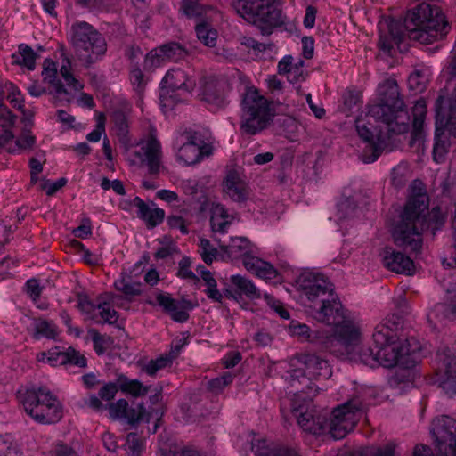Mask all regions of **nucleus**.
<instances>
[{
  "label": "nucleus",
  "instance_id": "f257e3e1",
  "mask_svg": "<svg viewBox=\"0 0 456 456\" xmlns=\"http://www.w3.org/2000/svg\"><path fill=\"white\" fill-rule=\"evenodd\" d=\"M379 102L370 105L366 120L355 121L359 136L369 143L371 156H364V162L375 161L383 146L394 134H402L409 130L410 116L395 79H387L378 87Z\"/></svg>",
  "mask_w": 456,
  "mask_h": 456
},
{
  "label": "nucleus",
  "instance_id": "f03ea898",
  "mask_svg": "<svg viewBox=\"0 0 456 456\" xmlns=\"http://www.w3.org/2000/svg\"><path fill=\"white\" fill-rule=\"evenodd\" d=\"M428 198L425 193L411 196L407 201L397 221L394 231L393 239L395 245L406 251L419 253L423 245V232L431 222L434 228L437 229L444 223V215L439 208H433L428 213Z\"/></svg>",
  "mask_w": 456,
  "mask_h": 456
},
{
  "label": "nucleus",
  "instance_id": "7ed1b4c3",
  "mask_svg": "<svg viewBox=\"0 0 456 456\" xmlns=\"http://www.w3.org/2000/svg\"><path fill=\"white\" fill-rule=\"evenodd\" d=\"M310 305L314 318L334 328V333L328 341V347L333 354H354V351L362 342L359 324L346 315V311L338 296L334 295L320 303Z\"/></svg>",
  "mask_w": 456,
  "mask_h": 456
},
{
  "label": "nucleus",
  "instance_id": "20e7f679",
  "mask_svg": "<svg viewBox=\"0 0 456 456\" xmlns=\"http://www.w3.org/2000/svg\"><path fill=\"white\" fill-rule=\"evenodd\" d=\"M400 324L401 319L397 315L387 318L373 334L375 349L379 356V365L386 368L399 366L410 370L419 362L421 346L414 338L402 339L393 333L392 330Z\"/></svg>",
  "mask_w": 456,
  "mask_h": 456
},
{
  "label": "nucleus",
  "instance_id": "39448f33",
  "mask_svg": "<svg viewBox=\"0 0 456 456\" xmlns=\"http://www.w3.org/2000/svg\"><path fill=\"white\" fill-rule=\"evenodd\" d=\"M404 28L411 39L428 45L447 33L448 22L440 7L424 2L407 14Z\"/></svg>",
  "mask_w": 456,
  "mask_h": 456
},
{
  "label": "nucleus",
  "instance_id": "423d86ee",
  "mask_svg": "<svg viewBox=\"0 0 456 456\" xmlns=\"http://www.w3.org/2000/svg\"><path fill=\"white\" fill-rule=\"evenodd\" d=\"M70 40L76 56L86 66L97 61L107 51L105 38L86 21L72 24Z\"/></svg>",
  "mask_w": 456,
  "mask_h": 456
},
{
  "label": "nucleus",
  "instance_id": "0eeeda50",
  "mask_svg": "<svg viewBox=\"0 0 456 456\" xmlns=\"http://www.w3.org/2000/svg\"><path fill=\"white\" fill-rule=\"evenodd\" d=\"M322 358L314 354H300L290 360L288 370L290 393L297 397L312 398L317 395L311 378L317 379L318 362Z\"/></svg>",
  "mask_w": 456,
  "mask_h": 456
},
{
  "label": "nucleus",
  "instance_id": "6e6552de",
  "mask_svg": "<svg viewBox=\"0 0 456 456\" xmlns=\"http://www.w3.org/2000/svg\"><path fill=\"white\" fill-rule=\"evenodd\" d=\"M112 419H124L129 423L152 422L151 432L155 433L163 415L161 401H112L108 407Z\"/></svg>",
  "mask_w": 456,
  "mask_h": 456
},
{
  "label": "nucleus",
  "instance_id": "1a4fd4ad",
  "mask_svg": "<svg viewBox=\"0 0 456 456\" xmlns=\"http://www.w3.org/2000/svg\"><path fill=\"white\" fill-rule=\"evenodd\" d=\"M232 7L246 21L256 26L262 34H270L281 22V11L272 0H232Z\"/></svg>",
  "mask_w": 456,
  "mask_h": 456
},
{
  "label": "nucleus",
  "instance_id": "9d476101",
  "mask_svg": "<svg viewBox=\"0 0 456 456\" xmlns=\"http://www.w3.org/2000/svg\"><path fill=\"white\" fill-rule=\"evenodd\" d=\"M364 414L362 401H346L330 413L326 422H320L319 428L334 439H342L354 430Z\"/></svg>",
  "mask_w": 456,
  "mask_h": 456
},
{
  "label": "nucleus",
  "instance_id": "9b49d317",
  "mask_svg": "<svg viewBox=\"0 0 456 456\" xmlns=\"http://www.w3.org/2000/svg\"><path fill=\"white\" fill-rule=\"evenodd\" d=\"M272 118L267 100L256 89H248L242 102L240 129L243 134L254 135L266 128Z\"/></svg>",
  "mask_w": 456,
  "mask_h": 456
},
{
  "label": "nucleus",
  "instance_id": "f8f14e48",
  "mask_svg": "<svg viewBox=\"0 0 456 456\" xmlns=\"http://www.w3.org/2000/svg\"><path fill=\"white\" fill-rule=\"evenodd\" d=\"M272 118L267 100L256 89H248L242 102L240 129L243 134L254 135L266 128Z\"/></svg>",
  "mask_w": 456,
  "mask_h": 456
},
{
  "label": "nucleus",
  "instance_id": "ddd939ff",
  "mask_svg": "<svg viewBox=\"0 0 456 456\" xmlns=\"http://www.w3.org/2000/svg\"><path fill=\"white\" fill-rule=\"evenodd\" d=\"M125 156L131 166H146L150 174H158L161 167L162 148L156 130L151 129L147 137L127 146Z\"/></svg>",
  "mask_w": 456,
  "mask_h": 456
},
{
  "label": "nucleus",
  "instance_id": "4468645a",
  "mask_svg": "<svg viewBox=\"0 0 456 456\" xmlns=\"http://www.w3.org/2000/svg\"><path fill=\"white\" fill-rule=\"evenodd\" d=\"M297 284L311 305H320L335 295L334 285L323 274L305 272L298 277Z\"/></svg>",
  "mask_w": 456,
  "mask_h": 456
},
{
  "label": "nucleus",
  "instance_id": "2eb2a0df",
  "mask_svg": "<svg viewBox=\"0 0 456 456\" xmlns=\"http://www.w3.org/2000/svg\"><path fill=\"white\" fill-rule=\"evenodd\" d=\"M20 409L35 422L45 425L56 423L63 416L60 401H20Z\"/></svg>",
  "mask_w": 456,
  "mask_h": 456
},
{
  "label": "nucleus",
  "instance_id": "dca6fc26",
  "mask_svg": "<svg viewBox=\"0 0 456 456\" xmlns=\"http://www.w3.org/2000/svg\"><path fill=\"white\" fill-rule=\"evenodd\" d=\"M290 411L293 417L297 420L301 429L312 435H322L327 432L320 430V422L327 421V416H315V411L308 403V401H289Z\"/></svg>",
  "mask_w": 456,
  "mask_h": 456
},
{
  "label": "nucleus",
  "instance_id": "f3484780",
  "mask_svg": "<svg viewBox=\"0 0 456 456\" xmlns=\"http://www.w3.org/2000/svg\"><path fill=\"white\" fill-rule=\"evenodd\" d=\"M436 383L445 395H456V358L453 355H438Z\"/></svg>",
  "mask_w": 456,
  "mask_h": 456
},
{
  "label": "nucleus",
  "instance_id": "a211bd4d",
  "mask_svg": "<svg viewBox=\"0 0 456 456\" xmlns=\"http://www.w3.org/2000/svg\"><path fill=\"white\" fill-rule=\"evenodd\" d=\"M199 141L196 132L190 130L183 133L176 140V143L180 144L176 153L177 159L185 165L198 163L202 157Z\"/></svg>",
  "mask_w": 456,
  "mask_h": 456
},
{
  "label": "nucleus",
  "instance_id": "6ab92c4d",
  "mask_svg": "<svg viewBox=\"0 0 456 456\" xmlns=\"http://www.w3.org/2000/svg\"><path fill=\"white\" fill-rule=\"evenodd\" d=\"M436 125L447 126L456 137V88L450 98L439 96L436 102Z\"/></svg>",
  "mask_w": 456,
  "mask_h": 456
},
{
  "label": "nucleus",
  "instance_id": "aec40b11",
  "mask_svg": "<svg viewBox=\"0 0 456 456\" xmlns=\"http://www.w3.org/2000/svg\"><path fill=\"white\" fill-rule=\"evenodd\" d=\"M253 456H299L297 452L281 446L261 436H254L251 440Z\"/></svg>",
  "mask_w": 456,
  "mask_h": 456
},
{
  "label": "nucleus",
  "instance_id": "412c9836",
  "mask_svg": "<svg viewBox=\"0 0 456 456\" xmlns=\"http://www.w3.org/2000/svg\"><path fill=\"white\" fill-rule=\"evenodd\" d=\"M215 240L218 243L221 250L231 259L242 258L243 260L253 252L251 242L245 237H232L229 242H226L216 236Z\"/></svg>",
  "mask_w": 456,
  "mask_h": 456
},
{
  "label": "nucleus",
  "instance_id": "4be33fe9",
  "mask_svg": "<svg viewBox=\"0 0 456 456\" xmlns=\"http://www.w3.org/2000/svg\"><path fill=\"white\" fill-rule=\"evenodd\" d=\"M383 263L388 270L396 273L411 274L414 269L413 261L409 256L391 248H385Z\"/></svg>",
  "mask_w": 456,
  "mask_h": 456
},
{
  "label": "nucleus",
  "instance_id": "5701e85b",
  "mask_svg": "<svg viewBox=\"0 0 456 456\" xmlns=\"http://www.w3.org/2000/svg\"><path fill=\"white\" fill-rule=\"evenodd\" d=\"M224 191L235 201L244 200L247 197L244 175L238 170H229L224 180Z\"/></svg>",
  "mask_w": 456,
  "mask_h": 456
},
{
  "label": "nucleus",
  "instance_id": "b1692460",
  "mask_svg": "<svg viewBox=\"0 0 456 456\" xmlns=\"http://www.w3.org/2000/svg\"><path fill=\"white\" fill-rule=\"evenodd\" d=\"M226 87L227 85L224 81L209 77L203 86V100L216 108L224 107Z\"/></svg>",
  "mask_w": 456,
  "mask_h": 456
},
{
  "label": "nucleus",
  "instance_id": "393cba45",
  "mask_svg": "<svg viewBox=\"0 0 456 456\" xmlns=\"http://www.w3.org/2000/svg\"><path fill=\"white\" fill-rule=\"evenodd\" d=\"M243 265L248 272L264 280H273L278 275L277 270L270 263L252 253L243 259Z\"/></svg>",
  "mask_w": 456,
  "mask_h": 456
},
{
  "label": "nucleus",
  "instance_id": "a878e982",
  "mask_svg": "<svg viewBox=\"0 0 456 456\" xmlns=\"http://www.w3.org/2000/svg\"><path fill=\"white\" fill-rule=\"evenodd\" d=\"M210 224L214 233L224 234L234 220V216L228 213L224 207L219 203H213L210 208Z\"/></svg>",
  "mask_w": 456,
  "mask_h": 456
},
{
  "label": "nucleus",
  "instance_id": "bb28decb",
  "mask_svg": "<svg viewBox=\"0 0 456 456\" xmlns=\"http://www.w3.org/2000/svg\"><path fill=\"white\" fill-rule=\"evenodd\" d=\"M413 123L411 140L410 145L420 143L423 140V129L425 125V118L427 115V104L423 100L417 101L412 108Z\"/></svg>",
  "mask_w": 456,
  "mask_h": 456
},
{
  "label": "nucleus",
  "instance_id": "cd10ccee",
  "mask_svg": "<svg viewBox=\"0 0 456 456\" xmlns=\"http://www.w3.org/2000/svg\"><path fill=\"white\" fill-rule=\"evenodd\" d=\"M133 204L138 209V216L146 223L148 227L153 228L162 223L165 216L163 209L149 207L139 197L134 199Z\"/></svg>",
  "mask_w": 456,
  "mask_h": 456
},
{
  "label": "nucleus",
  "instance_id": "c85d7f7f",
  "mask_svg": "<svg viewBox=\"0 0 456 456\" xmlns=\"http://www.w3.org/2000/svg\"><path fill=\"white\" fill-rule=\"evenodd\" d=\"M157 304L169 314L175 322H183L188 320L189 314L167 293L159 292L156 296Z\"/></svg>",
  "mask_w": 456,
  "mask_h": 456
},
{
  "label": "nucleus",
  "instance_id": "c756f323",
  "mask_svg": "<svg viewBox=\"0 0 456 456\" xmlns=\"http://www.w3.org/2000/svg\"><path fill=\"white\" fill-rule=\"evenodd\" d=\"M42 75L44 81L48 82L53 87L57 96L65 95L64 99L70 102V93L57 80V68L54 61L49 59L45 60Z\"/></svg>",
  "mask_w": 456,
  "mask_h": 456
},
{
  "label": "nucleus",
  "instance_id": "7c9ffc66",
  "mask_svg": "<svg viewBox=\"0 0 456 456\" xmlns=\"http://www.w3.org/2000/svg\"><path fill=\"white\" fill-rule=\"evenodd\" d=\"M117 381L123 394L135 398L145 396L151 389V386L143 385L138 379H131L123 373L117 374Z\"/></svg>",
  "mask_w": 456,
  "mask_h": 456
},
{
  "label": "nucleus",
  "instance_id": "2f4dec72",
  "mask_svg": "<svg viewBox=\"0 0 456 456\" xmlns=\"http://www.w3.org/2000/svg\"><path fill=\"white\" fill-rule=\"evenodd\" d=\"M230 281L240 295H244L250 300H256L261 297L260 290L249 279L237 274L231 276Z\"/></svg>",
  "mask_w": 456,
  "mask_h": 456
},
{
  "label": "nucleus",
  "instance_id": "473e14b6",
  "mask_svg": "<svg viewBox=\"0 0 456 456\" xmlns=\"http://www.w3.org/2000/svg\"><path fill=\"white\" fill-rule=\"evenodd\" d=\"M163 83L172 90H189L194 86V83L190 80L186 73L180 69L169 70L164 77Z\"/></svg>",
  "mask_w": 456,
  "mask_h": 456
},
{
  "label": "nucleus",
  "instance_id": "72a5a7b5",
  "mask_svg": "<svg viewBox=\"0 0 456 456\" xmlns=\"http://www.w3.org/2000/svg\"><path fill=\"white\" fill-rule=\"evenodd\" d=\"M198 273L200 275L205 286V293L209 299L214 302L221 303L223 295L217 289V283L211 272L206 270L205 267L200 266L197 268Z\"/></svg>",
  "mask_w": 456,
  "mask_h": 456
},
{
  "label": "nucleus",
  "instance_id": "f704fd0d",
  "mask_svg": "<svg viewBox=\"0 0 456 456\" xmlns=\"http://www.w3.org/2000/svg\"><path fill=\"white\" fill-rule=\"evenodd\" d=\"M115 289L121 292L126 299L131 301L142 292L141 283L132 281L131 277L122 275L114 283Z\"/></svg>",
  "mask_w": 456,
  "mask_h": 456
},
{
  "label": "nucleus",
  "instance_id": "c9c22d12",
  "mask_svg": "<svg viewBox=\"0 0 456 456\" xmlns=\"http://www.w3.org/2000/svg\"><path fill=\"white\" fill-rule=\"evenodd\" d=\"M13 63L26 67L29 70L35 69V61L37 58V54L34 50L24 44L19 45V51L12 56Z\"/></svg>",
  "mask_w": 456,
  "mask_h": 456
},
{
  "label": "nucleus",
  "instance_id": "e433bc0d",
  "mask_svg": "<svg viewBox=\"0 0 456 456\" xmlns=\"http://www.w3.org/2000/svg\"><path fill=\"white\" fill-rule=\"evenodd\" d=\"M360 345H361V343L354 349V354H338V355H347L351 359L359 360L363 364L368 365L371 368L379 365V356H378V354H377V349L374 351V349L371 347H361V351L358 352Z\"/></svg>",
  "mask_w": 456,
  "mask_h": 456
},
{
  "label": "nucleus",
  "instance_id": "4c0bfd02",
  "mask_svg": "<svg viewBox=\"0 0 456 456\" xmlns=\"http://www.w3.org/2000/svg\"><path fill=\"white\" fill-rule=\"evenodd\" d=\"M198 39L208 47H215L218 37V32L208 22L198 23L195 27Z\"/></svg>",
  "mask_w": 456,
  "mask_h": 456
},
{
  "label": "nucleus",
  "instance_id": "58836bf2",
  "mask_svg": "<svg viewBox=\"0 0 456 456\" xmlns=\"http://www.w3.org/2000/svg\"><path fill=\"white\" fill-rule=\"evenodd\" d=\"M33 337L37 339L41 338H55L57 336V327L53 322L45 319H35L33 322Z\"/></svg>",
  "mask_w": 456,
  "mask_h": 456
},
{
  "label": "nucleus",
  "instance_id": "ea45409f",
  "mask_svg": "<svg viewBox=\"0 0 456 456\" xmlns=\"http://www.w3.org/2000/svg\"><path fill=\"white\" fill-rule=\"evenodd\" d=\"M36 142L37 139L29 129H22L15 141V145L9 147L8 151L11 153H20L21 151H32Z\"/></svg>",
  "mask_w": 456,
  "mask_h": 456
},
{
  "label": "nucleus",
  "instance_id": "a19ab883",
  "mask_svg": "<svg viewBox=\"0 0 456 456\" xmlns=\"http://www.w3.org/2000/svg\"><path fill=\"white\" fill-rule=\"evenodd\" d=\"M18 399H40V397L53 399L56 398L57 395H53L51 391L44 387H36L34 385H27L21 387L17 391Z\"/></svg>",
  "mask_w": 456,
  "mask_h": 456
},
{
  "label": "nucleus",
  "instance_id": "79ce46f5",
  "mask_svg": "<svg viewBox=\"0 0 456 456\" xmlns=\"http://www.w3.org/2000/svg\"><path fill=\"white\" fill-rule=\"evenodd\" d=\"M352 390L354 393L350 395L351 399H370L378 396H384L382 391L375 387L354 383Z\"/></svg>",
  "mask_w": 456,
  "mask_h": 456
},
{
  "label": "nucleus",
  "instance_id": "37998d69",
  "mask_svg": "<svg viewBox=\"0 0 456 456\" xmlns=\"http://www.w3.org/2000/svg\"><path fill=\"white\" fill-rule=\"evenodd\" d=\"M160 456H203L199 451L178 444H171L168 448L160 449Z\"/></svg>",
  "mask_w": 456,
  "mask_h": 456
},
{
  "label": "nucleus",
  "instance_id": "c03bdc74",
  "mask_svg": "<svg viewBox=\"0 0 456 456\" xmlns=\"http://www.w3.org/2000/svg\"><path fill=\"white\" fill-rule=\"evenodd\" d=\"M165 60L178 61L184 58L187 54L185 49L180 45L170 43L160 46Z\"/></svg>",
  "mask_w": 456,
  "mask_h": 456
},
{
  "label": "nucleus",
  "instance_id": "a18cd8bd",
  "mask_svg": "<svg viewBox=\"0 0 456 456\" xmlns=\"http://www.w3.org/2000/svg\"><path fill=\"white\" fill-rule=\"evenodd\" d=\"M94 347L98 354H102L113 344V339L107 335H102L97 330H91Z\"/></svg>",
  "mask_w": 456,
  "mask_h": 456
},
{
  "label": "nucleus",
  "instance_id": "49530a36",
  "mask_svg": "<svg viewBox=\"0 0 456 456\" xmlns=\"http://www.w3.org/2000/svg\"><path fill=\"white\" fill-rule=\"evenodd\" d=\"M428 74L423 70H414L408 78V85L411 90L422 92L426 88Z\"/></svg>",
  "mask_w": 456,
  "mask_h": 456
},
{
  "label": "nucleus",
  "instance_id": "de8ad7c7",
  "mask_svg": "<svg viewBox=\"0 0 456 456\" xmlns=\"http://www.w3.org/2000/svg\"><path fill=\"white\" fill-rule=\"evenodd\" d=\"M60 73L66 82V85L70 87L74 92H79L83 89L84 86L77 79H76L70 71V61L67 59L66 64H63L60 69Z\"/></svg>",
  "mask_w": 456,
  "mask_h": 456
},
{
  "label": "nucleus",
  "instance_id": "09e8293b",
  "mask_svg": "<svg viewBox=\"0 0 456 456\" xmlns=\"http://www.w3.org/2000/svg\"><path fill=\"white\" fill-rule=\"evenodd\" d=\"M171 357L167 355L161 356L156 360L150 361L142 368V370L145 371L148 375L154 376L158 370L164 369L165 367L171 364Z\"/></svg>",
  "mask_w": 456,
  "mask_h": 456
},
{
  "label": "nucleus",
  "instance_id": "8fccbe9b",
  "mask_svg": "<svg viewBox=\"0 0 456 456\" xmlns=\"http://www.w3.org/2000/svg\"><path fill=\"white\" fill-rule=\"evenodd\" d=\"M182 9L189 18L200 17L206 12V8L198 0H183Z\"/></svg>",
  "mask_w": 456,
  "mask_h": 456
},
{
  "label": "nucleus",
  "instance_id": "3c124183",
  "mask_svg": "<svg viewBox=\"0 0 456 456\" xmlns=\"http://www.w3.org/2000/svg\"><path fill=\"white\" fill-rule=\"evenodd\" d=\"M199 248L203 261L210 265L216 256V249L211 245L208 239L203 238L200 239Z\"/></svg>",
  "mask_w": 456,
  "mask_h": 456
},
{
  "label": "nucleus",
  "instance_id": "603ef678",
  "mask_svg": "<svg viewBox=\"0 0 456 456\" xmlns=\"http://www.w3.org/2000/svg\"><path fill=\"white\" fill-rule=\"evenodd\" d=\"M165 57L162 53V50L159 48H156L151 51L145 57L144 60V69H153L159 66H160L165 61Z\"/></svg>",
  "mask_w": 456,
  "mask_h": 456
},
{
  "label": "nucleus",
  "instance_id": "864d4df0",
  "mask_svg": "<svg viewBox=\"0 0 456 456\" xmlns=\"http://www.w3.org/2000/svg\"><path fill=\"white\" fill-rule=\"evenodd\" d=\"M65 352L55 349L47 353H41L38 355V361L49 362L51 365L54 366L57 364H65Z\"/></svg>",
  "mask_w": 456,
  "mask_h": 456
},
{
  "label": "nucleus",
  "instance_id": "5fc2aeb1",
  "mask_svg": "<svg viewBox=\"0 0 456 456\" xmlns=\"http://www.w3.org/2000/svg\"><path fill=\"white\" fill-rule=\"evenodd\" d=\"M232 381V375L229 372H225L221 377L213 379L208 381V389L213 392L215 395L223 390L227 385Z\"/></svg>",
  "mask_w": 456,
  "mask_h": 456
},
{
  "label": "nucleus",
  "instance_id": "6e6d98bb",
  "mask_svg": "<svg viewBox=\"0 0 456 456\" xmlns=\"http://www.w3.org/2000/svg\"><path fill=\"white\" fill-rule=\"evenodd\" d=\"M4 87L7 91V99L13 108L22 110L23 100L18 88L12 83L4 84Z\"/></svg>",
  "mask_w": 456,
  "mask_h": 456
},
{
  "label": "nucleus",
  "instance_id": "4d7b16f0",
  "mask_svg": "<svg viewBox=\"0 0 456 456\" xmlns=\"http://www.w3.org/2000/svg\"><path fill=\"white\" fill-rule=\"evenodd\" d=\"M77 307L78 309L85 314L90 319L96 318V309L95 306L86 296L79 295L77 297Z\"/></svg>",
  "mask_w": 456,
  "mask_h": 456
},
{
  "label": "nucleus",
  "instance_id": "13d9d810",
  "mask_svg": "<svg viewBox=\"0 0 456 456\" xmlns=\"http://www.w3.org/2000/svg\"><path fill=\"white\" fill-rule=\"evenodd\" d=\"M97 310L103 322L114 323L118 321L117 312L106 302L99 303Z\"/></svg>",
  "mask_w": 456,
  "mask_h": 456
},
{
  "label": "nucleus",
  "instance_id": "bf43d9fd",
  "mask_svg": "<svg viewBox=\"0 0 456 456\" xmlns=\"http://www.w3.org/2000/svg\"><path fill=\"white\" fill-rule=\"evenodd\" d=\"M98 395L101 399H113L119 390L118 382H106L101 384Z\"/></svg>",
  "mask_w": 456,
  "mask_h": 456
},
{
  "label": "nucleus",
  "instance_id": "052dcab7",
  "mask_svg": "<svg viewBox=\"0 0 456 456\" xmlns=\"http://www.w3.org/2000/svg\"><path fill=\"white\" fill-rule=\"evenodd\" d=\"M65 363L69 362L82 368L86 367V358L85 357L84 354H81L75 349L69 348L67 352H65Z\"/></svg>",
  "mask_w": 456,
  "mask_h": 456
},
{
  "label": "nucleus",
  "instance_id": "680f3d73",
  "mask_svg": "<svg viewBox=\"0 0 456 456\" xmlns=\"http://www.w3.org/2000/svg\"><path fill=\"white\" fill-rule=\"evenodd\" d=\"M389 36L393 42L398 45L403 41L404 37V30L399 21L392 20L388 24Z\"/></svg>",
  "mask_w": 456,
  "mask_h": 456
},
{
  "label": "nucleus",
  "instance_id": "e2e57ef3",
  "mask_svg": "<svg viewBox=\"0 0 456 456\" xmlns=\"http://www.w3.org/2000/svg\"><path fill=\"white\" fill-rule=\"evenodd\" d=\"M112 118L118 134L125 135L128 129V123L125 113L120 110L115 111L112 115Z\"/></svg>",
  "mask_w": 456,
  "mask_h": 456
},
{
  "label": "nucleus",
  "instance_id": "0e129e2a",
  "mask_svg": "<svg viewBox=\"0 0 456 456\" xmlns=\"http://www.w3.org/2000/svg\"><path fill=\"white\" fill-rule=\"evenodd\" d=\"M104 131H105V118L102 114H101L97 120L96 128L87 134L86 139L89 142H99L101 139V136L104 133Z\"/></svg>",
  "mask_w": 456,
  "mask_h": 456
},
{
  "label": "nucleus",
  "instance_id": "69168bd1",
  "mask_svg": "<svg viewBox=\"0 0 456 456\" xmlns=\"http://www.w3.org/2000/svg\"><path fill=\"white\" fill-rule=\"evenodd\" d=\"M67 183L65 178H60L56 182H50L49 180H45L41 184L42 190L45 191L48 196H53L57 191L62 188Z\"/></svg>",
  "mask_w": 456,
  "mask_h": 456
},
{
  "label": "nucleus",
  "instance_id": "338daca9",
  "mask_svg": "<svg viewBox=\"0 0 456 456\" xmlns=\"http://www.w3.org/2000/svg\"><path fill=\"white\" fill-rule=\"evenodd\" d=\"M178 276L183 279L192 280L195 282L199 281V278L190 269V261L188 258H183L179 263Z\"/></svg>",
  "mask_w": 456,
  "mask_h": 456
},
{
  "label": "nucleus",
  "instance_id": "774afa93",
  "mask_svg": "<svg viewBox=\"0 0 456 456\" xmlns=\"http://www.w3.org/2000/svg\"><path fill=\"white\" fill-rule=\"evenodd\" d=\"M92 233L91 221L89 218H84L81 224L73 230V234L80 239H86Z\"/></svg>",
  "mask_w": 456,
  "mask_h": 456
}]
</instances>
